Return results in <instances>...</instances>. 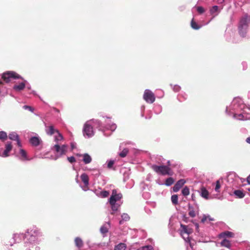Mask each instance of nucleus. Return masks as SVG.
Wrapping results in <instances>:
<instances>
[{"label":"nucleus","instance_id":"1","mask_svg":"<svg viewBox=\"0 0 250 250\" xmlns=\"http://www.w3.org/2000/svg\"><path fill=\"white\" fill-rule=\"evenodd\" d=\"M250 22V16L247 14L241 18L238 26V33L241 37H246Z\"/></svg>","mask_w":250,"mask_h":250},{"label":"nucleus","instance_id":"2","mask_svg":"<svg viewBox=\"0 0 250 250\" xmlns=\"http://www.w3.org/2000/svg\"><path fill=\"white\" fill-rule=\"evenodd\" d=\"M151 168L157 174L162 175L172 176L173 174V172L168 166L153 165L151 166Z\"/></svg>","mask_w":250,"mask_h":250},{"label":"nucleus","instance_id":"3","mask_svg":"<svg viewBox=\"0 0 250 250\" xmlns=\"http://www.w3.org/2000/svg\"><path fill=\"white\" fill-rule=\"evenodd\" d=\"M2 79L5 83H9L12 79H23L18 73L14 71H6L3 73Z\"/></svg>","mask_w":250,"mask_h":250},{"label":"nucleus","instance_id":"4","mask_svg":"<svg viewBox=\"0 0 250 250\" xmlns=\"http://www.w3.org/2000/svg\"><path fill=\"white\" fill-rule=\"evenodd\" d=\"M143 98L146 102L149 104H152L155 100L154 94L149 89L145 91Z\"/></svg>","mask_w":250,"mask_h":250},{"label":"nucleus","instance_id":"5","mask_svg":"<svg viewBox=\"0 0 250 250\" xmlns=\"http://www.w3.org/2000/svg\"><path fill=\"white\" fill-rule=\"evenodd\" d=\"M123 197L122 194L121 193H117V190L114 189L112 191V194L109 199V201H111V203L116 202L117 201H120Z\"/></svg>","mask_w":250,"mask_h":250},{"label":"nucleus","instance_id":"6","mask_svg":"<svg viewBox=\"0 0 250 250\" xmlns=\"http://www.w3.org/2000/svg\"><path fill=\"white\" fill-rule=\"evenodd\" d=\"M83 132V135L84 136L86 135L88 137H92L94 134L92 126L87 123L84 125Z\"/></svg>","mask_w":250,"mask_h":250},{"label":"nucleus","instance_id":"7","mask_svg":"<svg viewBox=\"0 0 250 250\" xmlns=\"http://www.w3.org/2000/svg\"><path fill=\"white\" fill-rule=\"evenodd\" d=\"M54 148L55 151L59 153L61 155L64 154L66 151V147L64 145H62L61 147L59 145H55L54 146Z\"/></svg>","mask_w":250,"mask_h":250},{"label":"nucleus","instance_id":"8","mask_svg":"<svg viewBox=\"0 0 250 250\" xmlns=\"http://www.w3.org/2000/svg\"><path fill=\"white\" fill-rule=\"evenodd\" d=\"M186 181L184 179H180L177 182L173 188L174 192H177L185 184Z\"/></svg>","mask_w":250,"mask_h":250},{"label":"nucleus","instance_id":"9","mask_svg":"<svg viewBox=\"0 0 250 250\" xmlns=\"http://www.w3.org/2000/svg\"><path fill=\"white\" fill-rule=\"evenodd\" d=\"M12 149V145L11 143H8L5 145V149L4 150L3 154L1 155L2 157H6L9 156V152Z\"/></svg>","mask_w":250,"mask_h":250},{"label":"nucleus","instance_id":"10","mask_svg":"<svg viewBox=\"0 0 250 250\" xmlns=\"http://www.w3.org/2000/svg\"><path fill=\"white\" fill-rule=\"evenodd\" d=\"M234 236V234L232 232L226 231L223 232L219 234L220 238H225L226 237L231 238Z\"/></svg>","mask_w":250,"mask_h":250},{"label":"nucleus","instance_id":"11","mask_svg":"<svg viewBox=\"0 0 250 250\" xmlns=\"http://www.w3.org/2000/svg\"><path fill=\"white\" fill-rule=\"evenodd\" d=\"M26 81L24 80V82L21 83L19 84H15L13 86V89L17 91H20L23 90L25 87Z\"/></svg>","mask_w":250,"mask_h":250},{"label":"nucleus","instance_id":"12","mask_svg":"<svg viewBox=\"0 0 250 250\" xmlns=\"http://www.w3.org/2000/svg\"><path fill=\"white\" fill-rule=\"evenodd\" d=\"M40 139L37 137H33L30 139V143L32 144V146H39L40 144Z\"/></svg>","mask_w":250,"mask_h":250},{"label":"nucleus","instance_id":"13","mask_svg":"<svg viewBox=\"0 0 250 250\" xmlns=\"http://www.w3.org/2000/svg\"><path fill=\"white\" fill-rule=\"evenodd\" d=\"M81 179L84 183V186L87 187L89 185V178L88 175L85 173H83L81 175Z\"/></svg>","mask_w":250,"mask_h":250},{"label":"nucleus","instance_id":"14","mask_svg":"<svg viewBox=\"0 0 250 250\" xmlns=\"http://www.w3.org/2000/svg\"><path fill=\"white\" fill-rule=\"evenodd\" d=\"M75 243L76 246L79 248L80 249L82 248L83 246V242L81 238L79 237H76L75 239Z\"/></svg>","mask_w":250,"mask_h":250},{"label":"nucleus","instance_id":"15","mask_svg":"<svg viewBox=\"0 0 250 250\" xmlns=\"http://www.w3.org/2000/svg\"><path fill=\"white\" fill-rule=\"evenodd\" d=\"M201 195L202 197L206 199H208V192L205 187H202L201 189Z\"/></svg>","mask_w":250,"mask_h":250},{"label":"nucleus","instance_id":"16","mask_svg":"<svg viewBox=\"0 0 250 250\" xmlns=\"http://www.w3.org/2000/svg\"><path fill=\"white\" fill-rule=\"evenodd\" d=\"M47 134L50 135H53L55 132L58 133V130L54 129L53 125H50L48 127V129L46 130Z\"/></svg>","mask_w":250,"mask_h":250},{"label":"nucleus","instance_id":"17","mask_svg":"<svg viewBox=\"0 0 250 250\" xmlns=\"http://www.w3.org/2000/svg\"><path fill=\"white\" fill-rule=\"evenodd\" d=\"M188 210H189L188 215L191 217H192V218L196 216V212L194 209V208L192 206H191L190 204H188Z\"/></svg>","mask_w":250,"mask_h":250},{"label":"nucleus","instance_id":"18","mask_svg":"<svg viewBox=\"0 0 250 250\" xmlns=\"http://www.w3.org/2000/svg\"><path fill=\"white\" fill-rule=\"evenodd\" d=\"M221 246L222 247H225L227 248H229L231 246V244L229 240L225 238L221 242Z\"/></svg>","mask_w":250,"mask_h":250},{"label":"nucleus","instance_id":"19","mask_svg":"<svg viewBox=\"0 0 250 250\" xmlns=\"http://www.w3.org/2000/svg\"><path fill=\"white\" fill-rule=\"evenodd\" d=\"M92 161L91 157L87 153H85L83 156V161L85 164H89Z\"/></svg>","mask_w":250,"mask_h":250},{"label":"nucleus","instance_id":"20","mask_svg":"<svg viewBox=\"0 0 250 250\" xmlns=\"http://www.w3.org/2000/svg\"><path fill=\"white\" fill-rule=\"evenodd\" d=\"M126 246L125 243H120L117 245L115 246L114 250H125Z\"/></svg>","mask_w":250,"mask_h":250},{"label":"nucleus","instance_id":"21","mask_svg":"<svg viewBox=\"0 0 250 250\" xmlns=\"http://www.w3.org/2000/svg\"><path fill=\"white\" fill-rule=\"evenodd\" d=\"M109 203L110 205H111V208L113 211V212H112L111 213L112 214H114V212L118 210L119 206L115 202L111 203V201H109Z\"/></svg>","mask_w":250,"mask_h":250},{"label":"nucleus","instance_id":"22","mask_svg":"<svg viewBox=\"0 0 250 250\" xmlns=\"http://www.w3.org/2000/svg\"><path fill=\"white\" fill-rule=\"evenodd\" d=\"M8 137L10 140H14V141H17L19 139V136L15 132H12V133H10L9 134Z\"/></svg>","mask_w":250,"mask_h":250},{"label":"nucleus","instance_id":"23","mask_svg":"<svg viewBox=\"0 0 250 250\" xmlns=\"http://www.w3.org/2000/svg\"><path fill=\"white\" fill-rule=\"evenodd\" d=\"M234 194L235 195H236L237 197L239 198H242L245 196V193L240 190H236L234 191Z\"/></svg>","mask_w":250,"mask_h":250},{"label":"nucleus","instance_id":"24","mask_svg":"<svg viewBox=\"0 0 250 250\" xmlns=\"http://www.w3.org/2000/svg\"><path fill=\"white\" fill-rule=\"evenodd\" d=\"M191 27L195 29V30H198L200 28L201 26L197 24V23L194 21V19H192L191 23H190Z\"/></svg>","mask_w":250,"mask_h":250},{"label":"nucleus","instance_id":"25","mask_svg":"<svg viewBox=\"0 0 250 250\" xmlns=\"http://www.w3.org/2000/svg\"><path fill=\"white\" fill-rule=\"evenodd\" d=\"M109 192L106 190L102 191L98 194V196L101 198H105L109 196Z\"/></svg>","mask_w":250,"mask_h":250},{"label":"nucleus","instance_id":"26","mask_svg":"<svg viewBox=\"0 0 250 250\" xmlns=\"http://www.w3.org/2000/svg\"><path fill=\"white\" fill-rule=\"evenodd\" d=\"M20 153L22 157V160L24 161L28 160L26 152L24 149H21L20 150Z\"/></svg>","mask_w":250,"mask_h":250},{"label":"nucleus","instance_id":"27","mask_svg":"<svg viewBox=\"0 0 250 250\" xmlns=\"http://www.w3.org/2000/svg\"><path fill=\"white\" fill-rule=\"evenodd\" d=\"M174 182V180L172 177H169L166 180L165 185L167 186L172 185Z\"/></svg>","mask_w":250,"mask_h":250},{"label":"nucleus","instance_id":"28","mask_svg":"<svg viewBox=\"0 0 250 250\" xmlns=\"http://www.w3.org/2000/svg\"><path fill=\"white\" fill-rule=\"evenodd\" d=\"M7 139V133L3 131H0V140L3 142L5 141Z\"/></svg>","mask_w":250,"mask_h":250},{"label":"nucleus","instance_id":"29","mask_svg":"<svg viewBox=\"0 0 250 250\" xmlns=\"http://www.w3.org/2000/svg\"><path fill=\"white\" fill-rule=\"evenodd\" d=\"M128 153V149L127 148H124L120 153L119 156L122 158L125 157Z\"/></svg>","mask_w":250,"mask_h":250},{"label":"nucleus","instance_id":"30","mask_svg":"<svg viewBox=\"0 0 250 250\" xmlns=\"http://www.w3.org/2000/svg\"><path fill=\"white\" fill-rule=\"evenodd\" d=\"M178 197L177 195L175 194V195H172L171 199V202L173 203V204L176 205L178 204Z\"/></svg>","mask_w":250,"mask_h":250},{"label":"nucleus","instance_id":"31","mask_svg":"<svg viewBox=\"0 0 250 250\" xmlns=\"http://www.w3.org/2000/svg\"><path fill=\"white\" fill-rule=\"evenodd\" d=\"M182 194L184 196H188L189 194V189L188 187H185L182 190Z\"/></svg>","mask_w":250,"mask_h":250},{"label":"nucleus","instance_id":"32","mask_svg":"<svg viewBox=\"0 0 250 250\" xmlns=\"http://www.w3.org/2000/svg\"><path fill=\"white\" fill-rule=\"evenodd\" d=\"M181 228L183 229V231L184 233L189 234L190 233V231L188 230L187 228V226L183 224H181Z\"/></svg>","mask_w":250,"mask_h":250},{"label":"nucleus","instance_id":"33","mask_svg":"<svg viewBox=\"0 0 250 250\" xmlns=\"http://www.w3.org/2000/svg\"><path fill=\"white\" fill-rule=\"evenodd\" d=\"M218 6H214L210 9V13L211 15L213 14L214 13L217 12L218 11Z\"/></svg>","mask_w":250,"mask_h":250},{"label":"nucleus","instance_id":"34","mask_svg":"<svg viewBox=\"0 0 250 250\" xmlns=\"http://www.w3.org/2000/svg\"><path fill=\"white\" fill-rule=\"evenodd\" d=\"M100 231L102 233L105 234L107 232L108 229L106 227L103 226L101 227L100 229Z\"/></svg>","mask_w":250,"mask_h":250},{"label":"nucleus","instance_id":"35","mask_svg":"<svg viewBox=\"0 0 250 250\" xmlns=\"http://www.w3.org/2000/svg\"><path fill=\"white\" fill-rule=\"evenodd\" d=\"M221 187L220 183L219 180H217L216 182V186L215 188V190L217 192L219 191V189Z\"/></svg>","mask_w":250,"mask_h":250},{"label":"nucleus","instance_id":"36","mask_svg":"<svg viewBox=\"0 0 250 250\" xmlns=\"http://www.w3.org/2000/svg\"><path fill=\"white\" fill-rule=\"evenodd\" d=\"M197 11L199 14H203L205 12V9L202 6H198L197 7Z\"/></svg>","mask_w":250,"mask_h":250},{"label":"nucleus","instance_id":"37","mask_svg":"<svg viewBox=\"0 0 250 250\" xmlns=\"http://www.w3.org/2000/svg\"><path fill=\"white\" fill-rule=\"evenodd\" d=\"M63 139L62 136L58 132V136H55V141H61Z\"/></svg>","mask_w":250,"mask_h":250},{"label":"nucleus","instance_id":"38","mask_svg":"<svg viewBox=\"0 0 250 250\" xmlns=\"http://www.w3.org/2000/svg\"><path fill=\"white\" fill-rule=\"evenodd\" d=\"M122 218L123 220H125V221H127L129 219L130 217L129 216V215L126 214V213H124L122 215Z\"/></svg>","mask_w":250,"mask_h":250},{"label":"nucleus","instance_id":"39","mask_svg":"<svg viewBox=\"0 0 250 250\" xmlns=\"http://www.w3.org/2000/svg\"><path fill=\"white\" fill-rule=\"evenodd\" d=\"M67 160L71 163H73L76 161L75 158L73 156L67 157Z\"/></svg>","mask_w":250,"mask_h":250},{"label":"nucleus","instance_id":"40","mask_svg":"<svg viewBox=\"0 0 250 250\" xmlns=\"http://www.w3.org/2000/svg\"><path fill=\"white\" fill-rule=\"evenodd\" d=\"M144 250H154L153 248L151 246H145L143 247Z\"/></svg>","mask_w":250,"mask_h":250},{"label":"nucleus","instance_id":"41","mask_svg":"<svg viewBox=\"0 0 250 250\" xmlns=\"http://www.w3.org/2000/svg\"><path fill=\"white\" fill-rule=\"evenodd\" d=\"M114 161H110L108 162V164H107V167L108 168H111L113 165H114Z\"/></svg>","mask_w":250,"mask_h":250},{"label":"nucleus","instance_id":"42","mask_svg":"<svg viewBox=\"0 0 250 250\" xmlns=\"http://www.w3.org/2000/svg\"><path fill=\"white\" fill-rule=\"evenodd\" d=\"M23 108L25 109H28L29 110L31 111H33V110H32V107L30 106H28V105H24L23 106Z\"/></svg>","mask_w":250,"mask_h":250},{"label":"nucleus","instance_id":"43","mask_svg":"<svg viewBox=\"0 0 250 250\" xmlns=\"http://www.w3.org/2000/svg\"><path fill=\"white\" fill-rule=\"evenodd\" d=\"M17 142V145L21 147V143L19 139L16 141Z\"/></svg>","mask_w":250,"mask_h":250},{"label":"nucleus","instance_id":"44","mask_svg":"<svg viewBox=\"0 0 250 250\" xmlns=\"http://www.w3.org/2000/svg\"><path fill=\"white\" fill-rule=\"evenodd\" d=\"M207 220V217L206 216H204L201 220V222L204 223L206 220Z\"/></svg>","mask_w":250,"mask_h":250},{"label":"nucleus","instance_id":"45","mask_svg":"<svg viewBox=\"0 0 250 250\" xmlns=\"http://www.w3.org/2000/svg\"><path fill=\"white\" fill-rule=\"evenodd\" d=\"M246 142L249 143V144H250V137H248L246 139Z\"/></svg>","mask_w":250,"mask_h":250},{"label":"nucleus","instance_id":"46","mask_svg":"<svg viewBox=\"0 0 250 250\" xmlns=\"http://www.w3.org/2000/svg\"><path fill=\"white\" fill-rule=\"evenodd\" d=\"M247 182L249 184H250V175L247 178Z\"/></svg>","mask_w":250,"mask_h":250},{"label":"nucleus","instance_id":"47","mask_svg":"<svg viewBox=\"0 0 250 250\" xmlns=\"http://www.w3.org/2000/svg\"><path fill=\"white\" fill-rule=\"evenodd\" d=\"M170 166V163L169 161H168L167 162V166H168L169 167V166Z\"/></svg>","mask_w":250,"mask_h":250},{"label":"nucleus","instance_id":"48","mask_svg":"<svg viewBox=\"0 0 250 250\" xmlns=\"http://www.w3.org/2000/svg\"><path fill=\"white\" fill-rule=\"evenodd\" d=\"M137 250H144V248L143 247H141V248L138 249Z\"/></svg>","mask_w":250,"mask_h":250},{"label":"nucleus","instance_id":"49","mask_svg":"<svg viewBox=\"0 0 250 250\" xmlns=\"http://www.w3.org/2000/svg\"><path fill=\"white\" fill-rule=\"evenodd\" d=\"M196 227H197V228H198V224H196Z\"/></svg>","mask_w":250,"mask_h":250},{"label":"nucleus","instance_id":"50","mask_svg":"<svg viewBox=\"0 0 250 250\" xmlns=\"http://www.w3.org/2000/svg\"><path fill=\"white\" fill-rule=\"evenodd\" d=\"M2 82H1V81H0V84H2Z\"/></svg>","mask_w":250,"mask_h":250},{"label":"nucleus","instance_id":"51","mask_svg":"<svg viewBox=\"0 0 250 250\" xmlns=\"http://www.w3.org/2000/svg\"><path fill=\"white\" fill-rule=\"evenodd\" d=\"M121 223H122V221H120V224H121Z\"/></svg>","mask_w":250,"mask_h":250}]
</instances>
